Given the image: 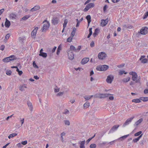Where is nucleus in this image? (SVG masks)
Returning <instances> with one entry per match:
<instances>
[{"label": "nucleus", "mask_w": 148, "mask_h": 148, "mask_svg": "<svg viewBox=\"0 0 148 148\" xmlns=\"http://www.w3.org/2000/svg\"><path fill=\"white\" fill-rule=\"evenodd\" d=\"M16 58L14 55H11L9 57L3 59L2 61L4 62H8L10 61L16 60Z\"/></svg>", "instance_id": "nucleus-1"}, {"label": "nucleus", "mask_w": 148, "mask_h": 148, "mask_svg": "<svg viewBox=\"0 0 148 148\" xmlns=\"http://www.w3.org/2000/svg\"><path fill=\"white\" fill-rule=\"evenodd\" d=\"M109 68L108 66L106 65H103L97 66L96 69L97 71H105L107 70Z\"/></svg>", "instance_id": "nucleus-2"}, {"label": "nucleus", "mask_w": 148, "mask_h": 148, "mask_svg": "<svg viewBox=\"0 0 148 148\" xmlns=\"http://www.w3.org/2000/svg\"><path fill=\"white\" fill-rule=\"evenodd\" d=\"M46 21L47 22V23L44 24L43 27L41 29L42 32H46V30L48 29V28L50 26V23L49 22L47 21L46 20L44 21L43 23Z\"/></svg>", "instance_id": "nucleus-3"}, {"label": "nucleus", "mask_w": 148, "mask_h": 148, "mask_svg": "<svg viewBox=\"0 0 148 148\" xmlns=\"http://www.w3.org/2000/svg\"><path fill=\"white\" fill-rule=\"evenodd\" d=\"M148 32V28L147 27H143L140 29V33L142 35H145Z\"/></svg>", "instance_id": "nucleus-4"}, {"label": "nucleus", "mask_w": 148, "mask_h": 148, "mask_svg": "<svg viewBox=\"0 0 148 148\" xmlns=\"http://www.w3.org/2000/svg\"><path fill=\"white\" fill-rule=\"evenodd\" d=\"M106 56V54L103 52L99 53L98 56L99 59L101 60H103L105 58Z\"/></svg>", "instance_id": "nucleus-5"}, {"label": "nucleus", "mask_w": 148, "mask_h": 148, "mask_svg": "<svg viewBox=\"0 0 148 148\" xmlns=\"http://www.w3.org/2000/svg\"><path fill=\"white\" fill-rule=\"evenodd\" d=\"M114 78V76L113 75H109L107 76L106 79V82L108 83L111 84L113 81Z\"/></svg>", "instance_id": "nucleus-6"}, {"label": "nucleus", "mask_w": 148, "mask_h": 148, "mask_svg": "<svg viewBox=\"0 0 148 148\" xmlns=\"http://www.w3.org/2000/svg\"><path fill=\"white\" fill-rule=\"evenodd\" d=\"M134 118V117H132L127 119L125 123L123 125V127H125L126 125H129L132 122V121Z\"/></svg>", "instance_id": "nucleus-7"}, {"label": "nucleus", "mask_w": 148, "mask_h": 148, "mask_svg": "<svg viewBox=\"0 0 148 148\" xmlns=\"http://www.w3.org/2000/svg\"><path fill=\"white\" fill-rule=\"evenodd\" d=\"M138 77V75L137 74H134L132 78V80L133 81H135V83H139L140 82V80L139 79H137Z\"/></svg>", "instance_id": "nucleus-8"}, {"label": "nucleus", "mask_w": 148, "mask_h": 148, "mask_svg": "<svg viewBox=\"0 0 148 148\" xmlns=\"http://www.w3.org/2000/svg\"><path fill=\"white\" fill-rule=\"evenodd\" d=\"M52 23L53 25H57L59 21V19L57 17H53L52 20Z\"/></svg>", "instance_id": "nucleus-9"}, {"label": "nucleus", "mask_w": 148, "mask_h": 148, "mask_svg": "<svg viewBox=\"0 0 148 148\" xmlns=\"http://www.w3.org/2000/svg\"><path fill=\"white\" fill-rule=\"evenodd\" d=\"M111 95L110 94H99L98 97L100 98H105L108 97L109 95Z\"/></svg>", "instance_id": "nucleus-10"}, {"label": "nucleus", "mask_w": 148, "mask_h": 148, "mask_svg": "<svg viewBox=\"0 0 148 148\" xmlns=\"http://www.w3.org/2000/svg\"><path fill=\"white\" fill-rule=\"evenodd\" d=\"M68 55L69 59V60H72L74 59V55L73 52L69 51L68 53Z\"/></svg>", "instance_id": "nucleus-11"}, {"label": "nucleus", "mask_w": 148, "mask_h": 148, "mask_svg": "<svg viewBox=\"0 0 148 148\" xmlns=\"http://www.w3.org/2000/svg\"><path fill=\"white\" fill-rule=\"evenodd\" d=\"M119 126L120 125H114L110 130L109 132L110 133H112L114 131H116Z\"/></svg>", "instance_id": "nucleus-12"}, {"label": "nucleus", "mask_w": 148, "mask_h": 148, "mask_svg": "<svg viewBox=\"0 0 148 148\" xmlns=\"http://www.w3.org/2000/svg\"><path fill=\"white\" fill-rule=\"evenodd\" d=\"M89 60L88 58H83L81 61V63L82 64H84L86 63Z\"/></svg>", "instance_id": "nucleus-13"}, {"label": "nucleus", "mask_w": 148, "mask_h": 148, "mask_svg": "<svg viewBox=\"0 0 148 148\" xmlns=\"http://www.w3.org/2000/svg\"><path fill=\"white\" fill-rule=\"evenodd\" d=\"M38 29V27H37L35 28L32 32L31 35L32 36H34V38H35V36H36L37 31Z\"/></svg>", "instance_id": "nucleus-14"}, {"label": "nucleus", "mask_w": 148, "mask_h": 148, "mask_svg": "<svg viewBox=\"0 0 148 148\" xmlns=\"http://www.w3.org/2000/svg\"><path fill=\"white\" fill-rule=\"evenodd\" d=\"M10 25V22L7 18L5 19V25L6 27L8 28Z\"/></svg>", "instance_id": "nucleus-15"}, {"label": "nucleus", "mask_w": 148, "mask_h": 148, "mask_svg": "<svg viewBox=\"0 0 148 148\" xmlns=\"http://www.w3.org/2000/svg\"><path fill=\"white\" fill-rule=\"evenodd\" d=\"M99 32V29L98 28H96L93 34V35L94 37H95L98 34Z\"/></svg>", "instance_id": "nucleus-16"}, {"label": "nucleus", "mask_w": 148, "mask_h": 148, "mask_svg": "<svg viewBox=\"0 0 148 148\" xmlns=\"http://www.w3.org/2000/svg\"><path fill=\"white\" fill-rule=\"evenodd\" d=\"M142 135L143 134H142L137 138L133 139L132 140V142L134 143L137 142L138 141H139L140 138L142 137Z\"/></svg>", "instance_id": "nucleus-17"}, {"label": "nucleus", "mask_w": 148, "mask_h": 148, "mask_svg": "<svg viewBox=\"0 0 148 148\" xmlns=\"http://www.w3.org/2000/svg\"><path fill=\"white\" fill-rule=\"evenodd\" d=\"M26 86V84H24L23 85L20 86L19 87V90L21 91H24V88H27Z\"/></svg>", "instance_id": "nucleus-18"}, {"label": "nucleus", "mask_w": 148, "mask_h": 148, "mask_svg": "<svg viewBox=\"0 0 148 148\" xmlns=\"http://www.w3.org/2000/svg\"><path fill=\"white\" fill-rule=\"evenodd\" d=\"M86 18L87 19L88 21V26L91 22V16L90 15H88L86 16Z\"/></svg>", "instance_id": "nucleus-19"}, {"label": "nucleus", "mask_w": 148, "mask_h": 148, "mask_svg": "<svg viewBox=\"0 0 148 148\" xmlns=\"http://www.w3.org/2000/svg\"><path fill=\"white\" fill-rule=\"evenodd\" d=\"M16 15L15 14H14V13H11L9 16V17L11 19H15L16 18Z\"/></svg>", "instance_id": "nucleus-20"}, {"label": "nucleus", "mask_w": 148, "mask_h": 148, "mask_svg": "<svg viewBox=\"0 0 148 148\" xmlns=\"http://www.w3.org/2000/svg\"><path fill=\"white\" fill-rule=\"evenodd\" d=\"M143 120L142 119H140L135 122V124L134 125V126H138L143 121Z\"/></svg>", "instance_id": "nucleus-21"}, {"label": "nucleus", "mask_w": 148, "mask_h": 148, "mask_svg": "<svg viewBox=\"0 0 148 148\" xmlns=\"http://www.w3.org/2000/svg\"><path fill=\"white\" fill-rule=\"evenodd\" d=\"M40 6L39 5L36 6H35L33 8H32L31 9L30 11L32 12L34 11H36L39 9H40Z\"/></svg>", "instance_id": "nucleus-22"}, {"label": "nucleus", "mask_w": 148, "mask_h": 148, "mask_svg": "<svg viewBox=\"0 0 148 148\" xmlns=\"http://www.w3.org/2000/svg\"><path fill=\"white\" fill-rule=\"evenodd\" d=\"M85 143V141H82L80 143L79 146V147L80 148H85V147L84 146V144Z\"/></svg>", "instance_id": "nucleus-23"}, {"label": "nucleus", "mask_w": 148, "mask_h": 148, "mask_svg": "<svg viewBox=\"0 0 148 148\" xmlns=\"http://www.w3.org/2000/svg\"><path fill=\"white\" fill-rule=\"evenodd\" d=\"M30 16V15H25L24 16L23 18H21L22 20L26 21Z\"/></svg>", "instance_id": "nucleus-24"}, {"label": "nucleus", "mask_w": 148, "mask_h": 148, "mask_svg": "<svg viewBox=\"0 0 148 148\" xmlns=\"http://www.w3.org/2000/svg\"><path fill=\"white\" fill-rule=\"evenodd\" d=\"M130 78L129 77H128L124 78L122 79V81L124 83H126L129 82L130 80Z\"/></svg>", "instance_id": "nucleus-25"}, {"label": "nucleus", "mask_w": 148, "mask_h": 148, "mask_svg": "<svg viewBox=\"0 0 148 148\" xmlns=\"http://www.w3.org/2000/svg\"><path fill=\"white\" fill-rule=\"evenodd\" d=\"M84 107L85 108H87L90 106V103L88 102H86L84 104Z\"/></svg>", "instance_id": "nucleus-26"}, {"label": "nucleus", "mask_w": 148, "mask_h": 148, "mask_svg": "<svg viewBox=\"0 0 148 148\" xmlns=\"http://www.w3.org/2000/svg\"><path fill=\"white\" fill-rule=\"evenodd\" d=\"M140 99L144 101H148V97H141L140 98Z\"/></svg>", "instance_id": "nucleus-27"}, {"label": "nucleus", "mask_w": 148, "mask_h": 148, "mask_svg": "<svg viewBox=\"0 0 148 148\" xmlns=\"http://www.w3.org/2000/svg\"><path fill=\"white\" fill-rule=\"evenodd\" d=\"M93 97V95H92L91 96H87L86 95L84 96V98L86 100H88L90 99H91L92 97Z\"/></svg>", "instance_id": "nucleus-28"}, {"label": "nucleus", "mask_w": 148, "mask_h": 148, "mask_svg": "<svg viewBox=\"0 0 148 148\" xmlns=\"http://www.w3.org/2000/svg\"><path fill=\"white\" fill-rule=\"evenodd\" d=\"M70 49L71 50L75 52H77L76 49L73 45H71L70 46Z\"/></svg>", "instance_id": "nucleus-29"}, {"label": "nucleus", "mask_w": 148, "mask_h": 148, "mask_svg": "<svg viewBox=\"0 0 148 148\" xmlns=\"http://www.w3.org/2000/svg\"><path fill=\"white\" fill-rule=\"evenodd\" d=\"M39 56H41L44 58H46L47 56V54L46 53H42L39 54Z\"/></svg>", "instance_id": "nucleus-30"}, {"label": "nucleus", "mask_w": 148, "mask_h": 148, "mask_svg": "<svg viewBox=\"0 0 148 148\" xmlns=\"http://www.w3.org/2000/svg\"><path fill=\"white\" fill-rule=\"evenodd\" d=\"M107 23V22H106V20L102 19L101 20V24L103 26H105L106 25Z\"/></svg>", "instance_id": "nucleus-31"}, {"label": "nucleus", "mask_w": 148, "mask_h": 148, "mask_svg": "<svg viewBox=\"0 0 148 148\" xmlns=\"http://www.w3.org/2000/svg\"><path fill=\"white\" fill-rule=\"evenodd\" d=\"M129 136V134H127L125 136H123L120 137L119 138V139L121 140H122L123 139H124L126 138Z\"/></svg>", "instance_id": "nucleus-32"}, {"label": "nucleus", "mask_w": 148, "mask_h": 148, "mask_svg": "<svg viewBox=\"0 0 148 148\" xmlns=\"http://www.w3.org/2000/svg\"><path fill=\"white\" fill-rule=\"evenodd\" d=\"M87 5L88 6V7L89 9L95 6L94 4L92 3H89Z\"/></svg>", "instance_id": "nucleus-33"}, {"label": "nucleus", "mask_w": 148, "mask_h": 148, "mask_svg": "<svg viewBox=\"0 0 148 148\" xmlns=\"http://www.w3.org/2000/svg\"><path fill=\"white\" fill-rule=\"evenodd\" d=\"M132 102L136 103H140L141 101L140 99H134L132 100Z\"/></svg>", "instance_id": "nucleus-34"}, {"label": "nucleus", "mask_w": 148, "mask_h": 148, "mask_svg": "<svg viewBox=\"0 0 148 148\" xmlns=\"http://www.w3.org/2000/svg\"><path fill=\"white\" fill-rule=\"evenodd\" d=\"M140 61L143 64L146 63L148 62V60L146 58L143 59Z\"/></svg>", "instance_id": "nucleus-35"}, {"label": "nucleus", "mask_w": 148, "mask_h": 148, "mask_svg": "<svg viewBox=\"0 0 148 148\" xmlns=\"http://www.w3.org/2000/svg\"><path fill=\"white\" fill-rule=\"evenodd\" d=\"M68 23V20L67 19H66L64 20V22L63 24V27L64 28L66 27V24Z\"/></svg>", "instance_id": "nucleus-36"}, {"label": "nucleus", "mask_w": 148, "mask_h": 148, "mask_svg": "<svg viewBox=\"0 0 148 148\" xmlns=\"http://www.w3.org/2000/svg\"><path fill=\"white\" fill-rule=\"evenodd\" d=\"M148 16V11L146 12H145L144 15V16L143 17V19H146L147 18V16Z\"/></svg>", "instance_id": "nucleus-37"}, {"label": "nucleus", "mask_w": 148, "mask_h": 148, "mask_svg": "<svg viewBox=\"0 0 148 148\" xmlns=\"http://www.w3.org/2000/svg\"><path fill=\"white\" fill-rule=\"evenodd\" d=\"M96 145L95 144H92L90 146V148H95L96 147Z\"/></svg>", "instance_id": "nucleus-38"}, {"label": "nucleus", "mask_w": 148, "mask_h": 148, "mask_svg": "<svg viewBox=\"0 0 148 148\" xmlns=\"http://www.w3.org/2000/svg\"><path fill=\"white\" fill-rule=\"evenodd\" d=\"M124 27L125 28L129 29H131L133 27L132 26V25L129 26L128 25H125L124 26Z\"/></svg>", "instance_id": "nucleus-39"}, {"label": "nucleus", "mask_w": 148, "mask_h": 148, "mask_svg": "<svg viewBox=\"0 0 148 148\" xmlns=\"http://www.w3.org/2000/svg\"><path fill=\"white\" fill-rule=\"evenodd\" d=\"M142 132L141 131H139L136 133L134 134V136H138L140 135L142 133Z\"/></svg>", "instance_id": "nucleus-40"}, {"label": "nucleus", "mask_w": 148, "mask_h": 148, "mask_svg": "<svg viewBox=\"0 0 148 148\" xmlns=\"http://www.w3.org/2000/svg\"><path fill=\"white\" fill-rule=\"evenodd\" d=\"M64 122L66 125H70V122L69 120H64Z\"/></svg>", "instance_id": "nucleus-41"}, {"label": "nucleus", "mask_w": 148, "mask_h": 148, "mask_svg": "<svg viewBox=\"0 0 148 148\" xmlns=\"http://www.w3.org/2000/svg\"><path fill=\"white\" fill-rule=\"evenodd\" d=\"M94 42L93 41H92L90 43V46L92 47L94 46Z\"/></svg>", "instance_id": "nucleus-42"}, {"label": "nucleus", "mask_w": 148, "mask_h": 148, "mask_svg": "<svg viewBox=\"0 0 148 148\" xmlns=\"http://www.w3.org/2000/svg\"><path fill=\"white\" fill-rule=\"evenodd\" d=\"M33 66L35 67L36 68H38V66L36 65L35 61H34L33 62Z\"/></svg>", "instance_id": "nucleus-43"}, {"label": "nucleus", "mask_w": 148, "mask_h": 148, "mask_svg": "<svg viewBox=\"0 0 148 148\" xmlns=\"http://www.w3.org/2000/svg\"><path fill=\"white\" fill-rule=\"evenodd\" d=\"M72 38L73 37H69L67 40V42H71L72 40Z\"/></svg>", "instance_id": "nucleus-44"}, {"label": "nucleus", "mask_w": 148, "mask_h": 148, "mask_svg": "<svg viewBox=\"0 0 148 148\" xmlns=\"http://www.w3.org/2000/svg\"><path fill=\"white\" fill-rule=\"evenodd\" d=\"M89 8L88 7V6H87V5L86 6L85 8L84 9V12H87L89 10Z\"/></svg>", "instance_id": "nucleus-45"}, {"label": "nucleus", "mask_w": 148, "mask_h": 148, "mask_svg": "<svg viewBox=\"0 0 148 148\" xmlns=\"http://www.w3.org/2000/svg\"><path fill=\"white\" fill-rule=\"evenodd\" d=\"M6 73V74L8 75H10L12 73V72L10 70L7 71Z\"/></svg>", "instance_id": "nucleus-46"}, {"label": "nucleus", "mask_w": 148, "mask_h": 148, "mask_svg": "<svg viewBox=\"0 0 148 148\" xmlns=\"http://www.w3.org/2000/svg\"><path fill=\"white\" fill-rule=\"evenodd\" d=\"M146 142V140H143L141 141L140 142V145H144V143Z\"/></svg>", "instance_id": "nucleus-47"}, {"label": "nucleus", "mask_w": 148, "mask_h": 148, "mask_svg": "<svg viewBox=\"0 0 148 148\" xmlns=\"http://www.w3.org/2000/svg\"><path fill=\"white\" fill-rule=\"evenodd\" d=\"M64 92H60L57 94V96H60L63 95Z\"/></svg>", "instance_id": "nucleus-48"}, {"label": "nucleus", "mask_w": 148, "mask_h": 148, "mask_svg": "<svg viewBox=\"0 0 148 148\" xmlns=\"http://www.w3.org/2000/svg\"><path fill=\"white\" fill-rule=\"evenodd\" d=\"M27 143V140H25L23 141H22L21 142V144L22 145H25Z\"/></svg>", "instance_id": "nucleus-49"}, {"label": "nucleus", "mask_w": 148, "mask_h": 148, "mask_svg": "<svg viewBox=\"0 0 148 148\" xmlns=\"http://www.w3.org/2000/svg\"><path fill=\"white\" fill-rule=\"evenodd\" d=\"M27 104L29 107L32 106V103L29 101L27 102Z\"/></svg>", "instance_id": "nucleus-50"}, {"label": "nucleus", "mask_w": 148, "mask_h": 148, "mask_svg": "<svg viewBox=\"0 0 148 148\" xmlns=\"http://www.w3.org/2000/svg\"><path fill=\"white\" fill-rule=\"evenodd\" d=\"M17 134L16 133H12L10 134L11 136V138L13 137L14 136H17Z\"/></svg>", "instance_id": "nucleus-51"}, {"label": "nucleus", "mask_w": 148, "mask_h": 148, "mask_svg": "<svg viewBox=\"0 0 148 148\" xmlns=\"http://www.w3.org/2000/svg\"><path fill=\"white\" fill-rule=\"evenodd\" d=\"M69 111L67 110L66 109L65 111V112L63 113L64 114H69Z\"/></svg>", "instance_id": "nucleus-52"}, {"label": "nucleus", "mask_w": 148, "mask_h": 148, "mask_svg": "<svg viewBox=\"0 0 148 148\" xmlns=\"http://www.w3.org/2000/svg\"><path fill=\"white\" fill-rule=\"evenodd\" d=\"M5 47V46L4 45H2L0 47V49L2 51H3L4 50Z\"/></svg>", "instance_id": "nucleus-53"}, {"label": "nucleus", "mask_w": 148, "mask_h": 148, "mask_svg": "<svg viewBox=\"0 0 148 148\" xmlns=\"http://www.w3.org/2000/svg\"><path fill=\"white\" fill-rule=\"evenodd\" d=\"M9 34H7L5 36V39H6V40L8 39L9 38Z\"/></svg>", "instance_id": "nucleus-54"}, {"label": "nucleus", "mask_w": 148, "mask_h": 148, "mask_svg": "<svg viewBox=\"0 0 148 148\" xmlns=\"http://www.w3.org/2000/svg\"><path fill=\"white\" fill-rule=\"evenodd\" d=\"M136 73V72H133V71L129 73V74L130 75H132V76H133V75H134V74H135Z\"/></svg>", "instance_id": "nucleus-55"}, {"label": "nucleus", "mask_w": 148, "mask_h": 148, "mask_svg": "<svg viewBox=\"0 0 148 148\" xmlns=\"http://www.w3.org/2000/svg\"><path fill=\"white\" fill-rule=\"evenodd\" d=\"M108 8V6L107 5H105L103 8V10L104 12H105L106 10V9Z\"/></svg>", "instance_id": "nucleus-56"}, {"label": "nucleus", "mask_w": 148, "mask_h": 148, "mask_svg": "<svg viewBox=\"0 0 148 148\" xmlns=\"http://www.w3.org/2000/svg\"><path fill=\"white\" fill-rule=\"evenodd\" d=\"M56 47H54L53 49L52 50V53H53L55 52V50H56Z\"/></svg>", "instance_id": "nucleus-57"}, {"label": "nucleus", "mask_w": 148, "mask_h": 148, "mask_svg": "<svg viewBox=\"0 0 148 148\" xmlns=\"http://www.w3.org/2000/svg\"><path fill=\"white\" fill-rule=\"evenodd\" d=\"M125 72L124 71H121L119 72V74L120 75H122Z\"/></svg>", "instance_id": "nucleus-58"}, {"label": "nucleus", "mask_w": 148, "mask_h": 148, "mask_svg": "<svg viewBox=\"0 0 148 148\" xmlns=\"http://www.w3.org/2000/svg\"><path fill=\"white\" fill-rule=\"evenodd\" d=\"M4 11V8H2L0 10V15H1L3 12Z\"/></svg>", "instance_id": "nucleus-59"}, {"label": "nucleus", "mask_w": 148, "mask_h": 148, "mask_svg": "<svg viewBox=\"0 0 148 148\" xmlns=\"http://www.w3.org/2000/svg\"><path fill=\"white\" fill-rule=\"evenodd\" d=\"M144 92L145 94H147L148 93V89H145L144 91Z\"/></svg>", "instance_id": "nucleus-60"}, {"label": "nucleus", "mask_w": 148, "mask_h": 148, "mask_svg": "<svg viewBox=\"0 0 148 148\" xmlns=\"http://www.w3.org/2000/svg\"><path fill=\"white\" fill-rule=\"evenodd\" d=\"M81 49V46H78V48L76 49L77 50V52L79 50H80Z\"/></svg>", "instance_id": "nucleus-61"}, {"label": "nucleus", "mask_w": 148, "mask_h": 148, "mask_svg": "<svg viewBox=\"0 0 148 148\" xmlns=\"http://www.w3.org/2000/svg\"><path fill=\"white\" fill-rule=\"evenodd\" d=\"M120 0H112V1L114 3H116L118 2Z\"/></svg>", "instance_id": "nucleus-62"}, {"label": "nucleus", "mask_w": 148, "mask_h": 148, "mask_svg": "<svg viewBox=\"0 0 148 148\" xmlns=\"http://www.w3.org/2000/svg\"><path fill=\"white\" fill-rule=\"evenodd\" d=\"M145 57V56H141L139 59L140 60H141L142 59H143Z\"/></svg>", "instance_id": "nucleus-63"}, {"label": "nucleus", "mask_w": 148, "mask_h": 148, "mask_svg": "<svg viewBox=\"0 0 148 148\" xmlns=\"http://www.w3.org/2000/svg\"><path fill=\"white\" fill-rule=\"evenodd\" d=\"M18 74L19 75H21L23 73V72L21 71H19L18 72Z\"/></svg>", "instance_id": "nucleus-64"}]
</instances>
